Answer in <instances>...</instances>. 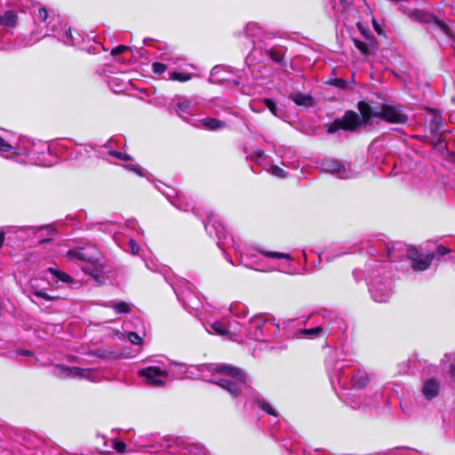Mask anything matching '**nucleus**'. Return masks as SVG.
I'll list each match as a JSON object with an SVG mask.
<instances>
[{"instance_id":"f257e3e1","label":"nucleus","mask_w":455,"mask_h":455,"mask_svg":"<svg viewBox=\"0 0 455 455\" xmlns=\"http://www.w3.org/2000/svg\"><path fill=\"white\" fill-rule=\"evenodd\" d=\"M356 108L357 111L347 109L342 116L327 124V133L333 134L340 131L355 133L371 126L377 117L393 124H405L409 120L400 105L382 104L380 111H376L370 102L359 100Z\"/></svg>"},{"instance_id":"f03ea898","label":"nucleus","mask_w":455,"mask_h":455,"mask_svg":"<svg viewBox=\"0 0 455 455\" xmlns=\"http://www.w3.org/2000/svg\"><path fill=\"white\" fill-rule=\"evenodd\" d=\"M407 258L411 261V268L414 271H425L428 269L435 259V252L427 254L421 253L414 245H409L407 248Z\"/></svg>"},{"instance_id":"7ed1b4c3","label":"nucleus","mask_w":455,"mask_h":455,"mask_svg":"<svg viewBox=\"0 0 455 455\" xmlns=\"http://www.w3.org/2000/svg\"><path fill=\"white\" fill-rule=\"evenodd\" d=\"M139 375L145 378L148 385L163 387L164 381L161 378H166L168 373L158 366H149L140 370Z\"/></svg>"},{"instance_id":"20e7f679","label":"nucleus","mask_w":455,"mask_h":455,"mask_svg":"<svg viewBox=\"0 0 455 455\" xmlns=\"http://www.w3.org/2000/svg\"><path fill=\"white\" fill-rule=\"evenodd\" d=\"M440 387V381L437 379L432 378L424 381L421 392L427 400L431 401L439 395Z\"/></svg>"},{"instance_id":"39448f33","label":"nucleus","mask_w":455,"mask_h":455,"mask_svg":"<svg viewBox=\"0 0 455 455\" xmlns=\"http://www.w3.org/2000/svg\"><path fill=\"white\" fill-rule=\"evenodd\" d=\"M215 372L220 374H227L234 379H236L242 382L246 381V375L243 371L238 367L232 366L229 364H218L215 368Z\"/></svg>"},{"instance_id":"423d86ee","label":"nucleus","mask_w":455,"mask_h":455,"mask_svg":"<svg viewBox=\"0 0 455 455\" xmlns=\"http://www.w3.org/2000/svg\"><path fill=\"white\" fill-rule=\"evenodd\" d=\"M104 266L100 263L97 259H92L88 265L83 267V270L87 275H91L96 282L101 283L103 280Z\"/></svg>"},{"instance_id":"0eeeda50","label":"nucleus","mask_w":455,"mask_h":455,"mask_svg":"<svg viewBox=\"0 0 455 455\" xmlns=\"http://www.w3.org/2000/svg\"><path fill=\"white\" fill-rule=\"evenodd\" d=\"M289 98L298 106L304 108L312 107L315 104V99L309 94H304L300 92H292Z\"/></svg>"},{"instance_id":"6e6552de","label":"nucleus","mask_w":455,"mask_h":455,"mask_svg":"<svg viewBox=\"0 0 455 455\" xmlns=\"http://www.w3.org/2000/svg\"><path fill=\"white\" fill-rule=\"evenodd\" d=\"M435 14L420 9H415L410 14V18L411 20L428 25H431L433 20H435Z\"/></svg>"},{"instance_id":"1a4fd4ad","label":"nucleus","mask_w":455,"mask_h":455,"mask_svg":"<svg viewBox=\"0 0 455 455\" xmlns=\"http://www.w3.org/2000/svg\"><path fill=\"white\" fill-rule=\"evenodd\" d=\"M66 257L70 259H78L86 263L92 262L93 258L89 256L82 247H76L72 250H68L66 253Z\"/></svg>"},{"instance_id":"9d476101","label":"nucleus","mask_w":455,"mask_h":455,"mask_svg":"<svg viewBox=\"0 0 455 455\" xmlns=\"http://www.w3.org/2000/svg\"><path fill=\"white\" fill-rule=\"evenodd\" d=\"M18 22V15L14 11L8 10L0 14V25L6 28H14Z\"/></svg>"},{"instance_id":"9b49d317","label":"nucleus","mask_w":455,"mask_h":455,"mask_svg":"<svg viewBox=\"0 0 455 455\" xmlns=\"http://www.w3.org/2000/svg\"><path fill=\"white\" fill-rule=\"evenodd\" d=\"M204 129L209 131L220 130L226 127V122L212 117H206L200 120Z\"/></svg>"},{"instance_id":"f8f14e48","label":"nucleus","mask_w":455,"mask_h":455,"mask_svg":"<svg viewBox=\"0 0 455 455\" xmlns=\"http://www.w3.org/2000/svg\"><path fill=\"white\" fill-rule=\"evenodd\" d=\"M214 383L223 389L228 391L233 396H238L240 394V389L237 384L232 380L220 379Z\"/></svg>"},{"instance_id":"ddd939ff","label":"nucleus","mask_w":455,"mask_h":455,"mask_svg":"<svg viewBox=\"0 0 455 455\" xmlns=\"http://www.w3.org/2000/svg\"><path fill=\"white\" fill-rule=\"evenodd\" d=\"M353 43L363 55H374V44H367L355 38H353Z\"/></svg>"},{"instance_id":"4468645a","label":"nucleus","mask_w":455,"mask_h":455,"mask_svg":"<svg viewBox=\"0 0 455 455\" xmlns=\"http://www.w3.org/2000/svg\"><path fill=\"white\" fill-rule=\"evenodd\" d=\"M431 26H434L449 37H452L453 36V33L450 27L444 21L439 20L436 16H435V20H433Z\"/></svg>"},{"instance_id":"2eb2a0df","label":"nucleus","mask_w":455,"mask_h":455,"mask_svg":"<svg viewBox=\"0 0 455 455\" xmlns=\"http://www.w3.org/2000/svg\"><path fill=\"white\" fill-rule=\"evenodd\" d=\"M48 271L51 274H52L54 276H56L58 278V280H60L63 283H70L73 282V278L69 275L66 274L65 272H62V271L53 268V267H49Z\"/></svg>"},{"instance_id":"dca6fc26","label":"nucleus","mask_w":455,"mask_h":455,"mask_svg":"<svg viewBox=\"0 0 455 455\" xmlns=\"http://www.w3.org/2000/svg\"><path fill=\"white\" fill-rule=\"evenodd\" d=\"M324 166L327 171H329L332 173L339 172L341 170L345 169L344 164L337 160H327L324 163Z\"/></svg>"},{"instance_id":"f3484780","label":"nucleus","mask_w":455,"mask_h":455,"mask_svg":"<svg viewBox=\"0 0 455 455\" xmlns=\"http://www.w3.org/2000/svg\"><path fill=\"white\" fill-rule=\"evenodd\" d=\"M442 128V116H435L429 123V130L433 135H437Z\"/></svg>"},{"instance_id":"a211bd4d","label":"nucleus","mask_w":455,"mask_h":455,"mask_svg":"<svg viewBox=\"0 0 455 455\" xmlns=\"http://www.w3.org/2000/svg\"><path fill=\"white\" fill-rule=\"evenodd\" d=\"M327 84H330L331 86L337 87L340 90H347L348 89V82L343 78H330L328 81H326Z\"/></svg>"},{"instance_id":"6ab92c4d","label":"nucleus","mask_w":455,"mask_h":455,"mask_svg":"<svg viewBox=\"0 0 455 455\" xmlns=\"http://www.w3.org/2000/svg\"><path fill=\"white\" fill-rule=\"evenodd\" d=\"M267 55L276 63H281L283 60V53L275 48L267 50Z\"/></svg>"},{"instance_id":"aec40b11","label":"nucleus","mask_w":455,"mask_h":455,"mask_svg":"<svg viewBox=\"0 0 455 455\" xmlns=\"http://www.w3.org/2000/svg\"><path fill=\"white\" fill-rule=\"evenodd\" d=\"M113 308L116 314H128L132 310L131 306L124 301L114 304Z\"/></svg>"},{"instance_id":"412c9836","label":"nucleus","mask_w":455,"mask_h":455,"mask_svg":"<svg viewBox=\"0 0 455 455\" xmlns=\"http://www.w3.org/2000/svg\"><path fill=\"white\" fill-rule=\"evenodd\" d=\"M211 328L212 331L219 335L227 336L229 333V331L225 327V325L220 322H214L211 324Z\"/></svg>"},{"instance_id":"4be33fe9","label":"nucleus","mask_w":455,"mask_h":455,"mask_svg":"<svg viewBox=\"0 0 455 455\" xmlns=\"http://www.w3.org/2000/svg\"><path fill=\"white\" fill-rule=\"evenodd\" d=\"M191 76L188 73H180L174 71L171 73L170 79L172 81H179V82H187L190 80Z\"/></svg>"},{"instance_id":"5701e85b","label":"nucleus","mask_w":455,"mask_h":455,"mask_svg":"<svg viewBox=\"0 0 455 455\" xmlns=\"http://www.w3.org/2000/svg\"><path fill=\"white\" fill-rule=\"evenodd\" d=\"M264 105L269 109V111L275 116H277V107L274 100L269 98L263 99Z\"/></svg>"},{"instance_id":"b1692460","label":"nucleus","mask_w":455,"mask_h":455,"mask_svg":"<svg viewBox=\"0 0 455 455\" xmlns=\"http://www.w3.org/2000/svg\"><path fill=\"white\" fill-rule=\"evenodd\" d=\"M259 407L266 411L269 415L277 416L275 411L271 407L269 403L265 401L258 400L257 401Z\"/></svg>"},{"instance_id":"393cba45","label":"nucleus","mask_w":455,"mask_h":455,"mask_svg":"<svg viewBox=\"0 0 455 455\" xmlns=\"http://www.w3.org/2000/svg\"><path fill=\"white\" fill-rule=\"evenodd\" d=\"M301 332L307 336H319L323 332V327L316 326L310 329H304L301 331Z\"/></svg>"},{"instance_id":"a878e982","label":"nucleus","mask_w":455,"mask_h":455,"mask_svg":"<svg viewBox=\"0 0 455 455\" xmlns=\"http://www.w3.org/2000/svg\"><path fill=\"white\" fill-rule=\"evenodd\" d=\"M131 47L124 44H119L111 50V55L116 57L124 52L131 51Z\"/></svg>"},{"instance_id":"bb28decb","label":"nucleus","mask_w":455,"mask_h":455,"mask_svg":"<svg viewBox=\"0 0 455 455\" xmlns=\"http://www.w3.org/2000/svg\"><path fill=\"white\" fill-rule=\"evenodd\" d=\"M152 70L155 74L161 75L167 70V66L161 62H154L152 64Z\"/></svg>"},{"instance_id":"cd10ccee","label":"nucleus","mask_w":455,"mask_h":455,"mask_svg":"<svg viewBox=\"0 0 455 455\" xmlns=\"http://www.w3.org/2000/svg\"><path fill=\"white\" fill-rule=\"evenodd\" d=\"M33 294L37 297V298H42V299H44L48 301H52V300H56L59 299L58 296H50L49 294H47L45 291H33Z\"/></svg>"},{"instance_id":"c85d7f7f","label":"nucleus","mask_w":455,"mask_h":455,"mask_svg":"<svg viewBox=\"0 0 455 455\" xmlns=\"http://www.w3.org/2000/svg\"><path fill=\"white\" fill-rule=\"evenodd\" d=\"M128 339L134 345H140L142 344V338L134 331H131L128 333Z\"/></svg>"},{"instance_id":"c756f323","label":"nucleus","mask_w":455,"mask_h":455,"mask_svg":"<svg viewBox=\"0 0 455 455\" xmlns=\"http://www.w3.org/2000/svg\"><path fill=\"white\" fill-rule=\"evenodd\" d=\"M265 255L272 259H290V255L283 252L267 251L265 252Z\"/></svg>"},{"instance_id":"7c9ffc66","label":"nucleus","mask_w":455,"mask_h":455,"mask_svg":"<svg viewBox=\"0 0 455 455\" xmlns=\"http://www.w3.org/2000/svg\"><path fill=\"white\" fill-rule=\"evenodd\" d=\"M56 370H59L61 372L66 373L67 375H69L73 371L77 373L80 371V369L77 367L68 368V367H65L63 365H56Z\"/></svg>"},{"instance_id":"2f4dec72","label":"nucleus","mask_w":455,"mask_h":455,"mask_svg":"<svg viewBox=\"0 0 455 455\" xmlns=\"http://www.w3.org/2000/svg\"><path fill=\"white\" fill-rule=\"evenodd\" d=\"M113 448L118 452V453H124L126 450V444L125 443L122 441H114L113 443Z\"/></svg>"},{"instance_id":"473e14b6","label":"nucleus","mask_w":455,"mask_h":455,"mask_svg":"<svg viewBox=\"0 0 455 455\" xmlns=\"http://www.w3.org/2000/svg\"><path fill=\"white\" fill-rule=\"evenodd\" d=\"M356 27L365 39L370 38V35H371V32L369 29L365 28L361 22H357Z\"/></svg>"},{"instance_id":"72a5a7b5","label":"nucleus","mask_w":455,"mask_h":455,"mask_svg":"<svg viewBox=\"0 0 455 455\" xmlns=\"http://www.w3.org/2000/svg\"><path fill=\"white\" fill-rule=\"evenodd\" d=\"M112 155L123 161H131L132 159L130 155L119 151H114Z\"/></svg>"},{"instance_id":"f704fd0d","label":"nucleus","mask_w":455,"mask_h":455,"mask_svg":"<svg viewBox=\"0 0 455 455\" xmlns=\"http://www.w3.org/2000/svg\"><path fill=\"white\" fill-rule=\"evenodd\" d=\"M37 16L41 21H46L48 18V11L45 7H40L38 9Z\"/></svg>"},{"instance_id":"c9c22d12","label":"nucleus","mask_w":455,"mask_h":455,"mask_svg":"<svg viewBox=\"0 0 455 455\" xmlns=\"http://www.w3.org/2000/svg\"><path fill=\"white\" fill-rule=\"evenodd\" d=\"M450 251H451V250L446 248L445 246L439 245L435 252V255L436 254L438 256H444V255L448 254Z\"/></svg>"},{"instance_id":"e433bc0d","label":"nucleus","mask_w":455,"mask_h":455,"mask_svg":"<svg viewBox=\"0 0 455 455\" xmlns=\"http://www.w3.org/2000/svg\"><path fill=\"white\" fill-rule=\"evenodd\" d=\"M11 148V145L5 142L4 140L0 136V151L9 152Z\"/></svg>"},{"instance_id":"4c0bfd02","label":"nucleus","mask_w":455,"mask_h":455,"mask_svg":"<svg viewBox=\"0 0 455 455\" xmlns=\"http://www.w3.org/2000/svg\"><path fill=\"white\" fill-rule=\"evenodd\" d=\"M372 25H373L374 30L377 32L378 35L386 37V34L384 33L380 25L374 19L372 20Z\"/></svg>"},{"instance_id":"58836bf2","label":"nucleus","mask_w":455,"mask_h":455,"mask_svg":"<svg viewBox=\"0 0 455 455\" xmlns=\"http://www.w3.org/2000/svg\"><path fill=\"white\" fill-rule=\"evenodd\" d=\"M366 40L368 41V42H366L367 44H374V52H375L377 48L379 47V42L376 39V37L371 34V35H370V38H367Z\"/></svg>"},{"instance_id":"ea45409f","label":"nucleus","mask_w":455,"mask_h":455,"mask_svg":"<svg viewBox=\"0 0 455 455\" xmlns=\"http://www.w3.org/2000/svg\"><path fill=\"white\" fill-rule=\"evenodd\" d=\"M129 243L131 246L132 252L133 254H138V252L140 251L139 245L133 240H131Z\"/></svg>"},{"instance_id":"a19ab883","label":"nucleus","mask_w":455,"mask_h":455,"mask_svg":"<svg viewBox=\"0 0 455 455\" xmlns=\"http://www.w3.org/2000/svg\"><path fill=\"white\" fill-rule=\"evenodd\" d=\"M355 386H356L359 388H363L365 386V381L361 380V379H355Z\"/></svg>"},{"instance_id":"79ce46f5","label":"nucleus","mask_w":455,"mask_h":455,"mask_svg":"<svg viewBox=\"0 0 455 455\" xmlns=\"http://www.w3.org/2000/svg\"><path fill=\"white\" fill-rule=\"evenodd\" d=\"M450 374H451V377L454 379L455 381V362L452 363L450 366Z\"/></svg>"},{"instance_id":"37998d69","label":"nucleus","mask_w":455,"mask_h":455,"mask_svg":"<svg viewBox=\"0 0 455 455\" xmlns=\"http://www.w3.org/2000/svg\"><path fill=\"white\" fill-rule=\"evenodd\" d=\"M66 35H67V36L69 38V40H70L71 42H74L75 37H74V36H73V31H72V29H71V28H68V29L66 31Z\"/></svg>"},{"instance_id":"c03bdc74","label":"nucleus","mask_w":455,"mask_h":455,"mask_svg":"<svg viewBox=\"0 0 455 455\" xmlns=\"http://www.w3.org/2000/svg\"><path fill=\"white\" fill-rule=\"evenodd\" d=\"M5 239V234L4 231H0V249L3 247Z\"/></svg>"},{"instance_id":"a18cd8bd","label":"nucleus","mask_w":455,"mask_h":455,"mask_svg":"<svg viewBox=\"0 0 455 455\" xmlns=\"http://www.w3.org/2000/svg\"><path fill=\"white\" fill-rule=\"evenodd\" d=\"M45 228L47 229L49 234H54L56 231L52 226H47Z\"/></svg>"},{"instance_id":"49530a36","label":"nucleus","mask_w":455,"mask_h":455,"mask_svg":"<svg viewBox=\"0 0 455 455\" xmlns=\"http://www.w3.org/2000/svg\"><path fill=\"white\" fill-rule=\"evenodd\" d=\"M283 170L280 169V168H277V171H276V174L280 177H283Z\"/></svg>"},{"instance_id":"de8ad7c7","label":"nucleus","mask_w":455,"mask_h":455,"mask_svg":"<svg viewBox=\"0 0 455 455\" xmlns=\"http://www.w3.org/2000/svg\"><path fill=\"white\" fill-rule=\"evenodd\" d=\"M20 354L23 355H30L32 354V352L28 351V350H22L20 352Z\"/></svg>"},{"instance_id":"09e8293b","label":"nucleus","mask_w":455,"mask_h":455,"mask_svg":"<svg viewBox=\"0 0 455 455\" xmlns=\"http://www.w3.org/2000/svg\"><path fill=\"white\" fill-rule=\"evenodd\" d=\"M129 169L132 170V171H135L136 168L134 166H128Z\"/></svg>"},{"instance_id":"8fccbe9b","label":"nucleus","mask_w":455,"mask_h":455,"mask_svg":"<svg viewBox=\"0 0 455 455\" xmlns=\"http://www.w3.org/2000/svg\"><path fill=\"white\" fill-rule=\"evenodd\" d=\"M51 240H52V239H44V240H43V241H42V243H47V242H49V241H51Z\"/></svg>"}]
</instances>
